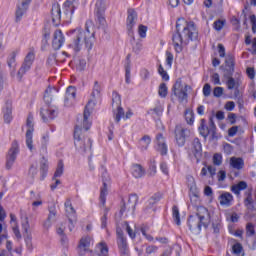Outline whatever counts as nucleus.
I'll return each mask as SVG.
<instances>
[{"mask_svg":"<svg viewBox=\"0 0 256 256\" xmlns=\"http://www.w3.org/2000/svg\"><path fill=\"white\" fill-rule=\"evenodd\" d=\"M199 32L195 22H187L184 18H179L176 22V33L172 35V43L176 53L183 51V45H189V41H197Z\"/></svg>","mask_w":256,"mask_h":256,"instance_id":"1","label":"nucleus"},{"mask_svg":"<svg viewBox=\"0 0 256 256\" xmlns=\"http://www.w3.org/2000/svg\"><path fill=\"white\" fill-rule=\"evenodd\" d=\"M71 35H73L72 42L68 45L70 49H73L74 53H79L83 47V41L85 43V47L88 51L93 49V44L95 43V32H91L89 30V25L86 23L85 30L83 29H75L72 30Z\"/></svg>","mask_w":256,"mask_h":256,"instance_id":"2","label":"nucleus"},{"mask_svg":"<svg viewBox=\"0 0 256 256\" xmlns=\"http://www.w3.org/2000/svg\"><path fill=\"white\" fill-rule=\"evenodd\" d=\"M211 223V214L209 210L204 206H198L196 209V213L194 215H190L188 218V227L192 233L198 235L201 233V229H207L209 224Z\"/></svg>","mask_w":256,"mask_h":256,"instance_id":"3","label":"nucleus"},{"mask_svg":"<svg viewBox=\"0 0 256 256\" xmlns=\"http://www.w3.org/2000/svg\"><path fill=\"white\" fill-rule=\"evenodd\" d=\"M198 131L204 139H207L210 135V141H219L220 136L217 133V126L215 125L213 117L209 118V126H207V120L201 119Z\"/></svg>","mask_w":256,"mask_h":256,"instance_id":"4","label":"nucleus"},{"mask_svg":"<svg viewBox=\"0 0 256 256\" xmlns=\"http://www.w3.org/2000/svg\"><path fill=\"white\" fill-rule=\"evenodd\" d=\"M82 129L76 126L74 129V145L79 153H87L93 147V141L89 137H81Z\"/></svg>","mask_w":256,"mask_h":256,"instance_id":"5","label":"nucleus"},{"mask_svg":"<svg viewBox=\"0 0 256 256\" xmlns=\"http://www.w3.org/2000/svg\"><path fill=\"white\" fill-rule=\"evenodd\" d=\"M138 203L139 196L136 193L130 194L127 201L122 199L120 204V217H123V215H126V217L135 215V209Z\"/></svg>","mask_w":256,"mask_h":256,"instance_id":"6","label":"nucleus"},{"mask_svg":"<svg viewBox=\"0 0 256 256\" xmlns=\"http://www.w3.org/2000/svg\"><path fill=\"white\" fill-rule=\"evenodd\" d=\"M188 89H191V86L187 84L183 86V81L181 78H178L172 86L171 101H173V97H175L178 99L179 103H187V99H189V94H187Z\"/></svg>","mask_w":256,"mask_h":256,"instance_id":"7","label":"nucleus"},{"mask_svg":"<svg viewBox=\"0 0 256 256\" xmlns=\"http://www.w3.org/2000/svg\"><path fill=\"white\" fill-rule=\"evenodd\" d=\"M220 71H222L224 79L233 77V73H235V56L233 54L226 55L224 65L220 66Z\"/></svg>","mask_w":256,"mask_h":256,"instance_id":"8","label":"nucleus"},{"mask_svg":"<svg viewBox=\"0 0 256 256\" xmlns=\"http://www.w3.org/2000/svg\"><path fill=\"white\" fill-rule=\"evenodd\" d=\"M174 135L178 147H185L187 139L191 137V130L182 127L181 125H176Z\"/></svg>","mask_w":256,"mask_h":256,"instance_id":"9","label":"nucleus"},{"mask_svg":"<svg viewBox=\"0 0 256 256\" xmlns=\"http://www.w3.org/2000/svg\"><path fill=\"white\" fill-rule=\"evenodd\" d=\"M117 235V246L119 249L120 256H130L129 252V244L127 243V238H125V234L123 230L118 227L116 228Z\"/></svg>","mask_w":256,"mask_h":256,"instance_id":"10","label":"nucleus"},{"mask_svg":"<svg viewBox=\"0 0 256 256\" xmlns=\"http://www.w3.org/2000/svg\"><path fill=\"white\" fill-rule=\"evenodd\" d=\"M100 171L103 183V187L100 190V203L102 205H105L107 201V187L109 185V182L111 181V177H109V173H107V169L105 168V166L102 165Z\"/></svg>","mask_w":256,"mask_h":256,"instance_id":"11","label":"nucleus"},{"mask_svg":"<svg viewBox=\"0 0 256 256\" xmlns=\"http://www.w3.org/2000/svg\"><path fill=\"white\" fill-rule=\"evenodd\" d=\"M19 142L14 140L11 144L10 149L6 155V169H11L17 160V156L19 155Z\"/></svg>","mask_w":256,"mask_h":256,"instance_id":"12","label":"nucleus"},{"mask_svg":"<svg viewBox=\"0 0 256 256\" xmlns=\"http://www.w3.org/2000/svg\"><path fill=\"white\" fill-rule=\"evenodd\" d=\"M112 107L116 108V112H114V119L116 123L121 121V117L125 116V110L121 107V95L114 91L112 93Z\"/></svg>","mask_w":256,"mask_h":256,"instance_id":"13","label":"nucleus"},{"mask_svg":"<svg viewBox=\"0 0 256 256\" xmlns=\"http://www.w3.org/2000/svg\"><path fill=\"white\" fill-rule=\"evenodd\" d=\"M95 17L97 23H99V27L105 29L107 27V20L105 19V2L103 0L96 2Z\"/></svg>","mask_w":256,"mask_h":256,"instance_id":"14","label":"nucleus"},{"mask_svg":"<svg viewBox=\"0 0 256 256\" xmlns=\"http://www.w3.org/2000/svg\"><path fill=\"white\" fill-rule=\"evenodd\" d=\"M26 146L30 151H33V132L35 131V125L33 124V114L29 113L26 121Z\"/></svg>","mask_w":256,"mask_h":256,"instance_id":"15","label":"nucleus"},{"mask_svg":"<svg viewBox=\"0 0 256 256\" xmlns=\"http://www.w3.org/2000/svg\"><path fill=\"white\" fill-rule=\"evenodd\" d=\"M128 16L126 20V27L128 31L129 37H132L133 41H135V33L133 32V27H135L137 12L133 8L128 9Z\"/></svg>","mask_w":256,"mask_h":256,"instance_id":"16","label":"nucleus"},{"mask_svg":"<svg viewBox=\"0 0 256 256\" xmlns=\"http://www.w3.org/2000/svg\"><path fill=\"white\" fill-rule=\"evenodd\" d=\"M20 216L21 219H24L22 222V229L23 231L26 233V235L24 236V241L27 245V247H32V239L33 237L31 236V234H29V217H27V213H25V211L20 210Z\"/></svg>","mask_w":256,"mask_h":256,"instance_id":"17","label":"nucleus"},{"mask_svg":"<svg viewBox=\"0 0 256 256\" xmlns=\"http://www.w3.org/2000/svg\"><path fill=\"white\" fill-rule=\"evenodd\" d=\"M241 73L237 72L235 74V78L232 77H228L226 78V86L227 89H229V91H233V89L235 90L234 95L235 97H237V95H239V87H241Z\"/></svg>","mask_w":256,"mask_h":256,"instance_id":"18","label":"nucleus"},{"mask_svg":"<svg viewBox=\"0 0 256 256\" xmlns=\"http://www.w3.org/2000/svg\"><path fill=\"white\" fill-rule=\"evenodd\" d=\"M191 151L197 161H201V157H203V145L201 144V140L199 138H194L191 143Z\"/></svg>","mask_w":256,"mask_h":256,"instance_id":"19","label":"nucleus"},{"mask_svg":"<svg viewBox=\"0 0 256 256\" xmlns=\"http://www.w3.org/2000/svg\"><path fill=\"white\" fill-rule=\"evenodd\" d=\"M95 107V103L93 101H88L87 105L84 109L83 114V128L85 131H89L91 129V122H89V117H91V110Z\"/></svg>","mask_w":256,"mask_h":256,"instance_id":"20","label":"nucleus"},{"mask_svg":"<svg viewBox=\"0 0 256 256\" xmlns=\"http://www.w3.org/2000/svg\"><path fill=\"white\" fill-rule=\"evenodd\" d=\"M32 0H23L20 5L17 6L15 13V21L19 23L21 19H23V15L27 13V9H29V5H31Z\"/></svg>","mask_w":256,"mask_h":256,"instance_id":"21","label":"nucleus"},{"mask_svg":"<svg viewBox=\"0 0 256 256\" xmlns=\"http://www.w3.org/2000/svg\"><path fill=\"white\" fill-rule=\"evenodd\" d=\"M161 193H155L150 199L146 202V206L144 208V212L153 213L155 211V204L161 201Z\"/></svg>","mask_w":256,"mask_h":256,"instance_id":"22","label":"nucleus"},{"mask_svg":"<svg viewBox=\"0 0 256 256\" xmlns=\"http://www.w3.org/2000/svg\"><path fill=\"white\" fill-rule=\"evenodd\" d=\"M156 151L160 153V155L165 156L167 155L169 149L167 147V143H165V137H163V134L159 133L156 136Z\"/></svg>","mask_w":256,"mask_h":256,"instance_id":"23","label":"nucleus"},{"mask_svg":"<svg viewBox=\"0 0 256 256\" xmlns=\"http://www.w3.org/2000/svg\"><path fill=\"white\" fill-rule=\"evenodd\" d=\"M40 116L44 123H48V121H53L57 117V111L52 108H41Z\"/></svg>","mask_w":256,"mask_h":256,"instance_id":"24","label":"nucleus"},{"mask_svg":"<svg viewBox=\"0 0 256 256\" xmlns=\"http://www.w3.org/2000/svg\"><path fill=\"white\" fill-rule=\"evenodd\" d=\"M245 196L244 206L246 207L248 213H253V211H256V202L253 200V194L249 190L245 192Z\"/></svg>","mask_w":256,"mask_h":256,"instance_id":"25","label":"nucleus"},{"mask_svg":"<svg viewBox=\"0 0 256 256\" xmlns=\"http://www.w3.org/2000/svg\"><path fill=\"white\" fill-rule=\"evenodd\" d=\"M51 15L54 27H59L61 23V6L59 4L52 5Z\"/></svg>","mask_w":256,"mask_h":256,"instance_id":"26","label":"nucleus"},{"mask_svg":"<svg viewBox=\"0 0 256 256\" xmlns=\"http://www.w3.org/2000/svg\"><path fill=\"white\" fill-rule=\"evenodd\" d=\"M63 43H65V36H63V32L61 30H56L52 41L54 49H61V47H63Z\"/></svg>","mask_w":256,"mask_h":256,"instance_id":"27","label":"nucleus"},{"mask_svg":"<svg viewBox=\"0 0 256 256\" xmlns=\"http://www.w3.org/2000/svg\"><path fill=\"white\" fill-rule=\"evenodd\" d=\"M218 201L222 207H231V203H233V194L230 192H222L218 197Z\"/></svg>","mask_w":256,"mask_h":256,"instance_id":"28","label":"nucleus"},{"mask_svg":"<svg viewBox=\"0 0 256 256\" xmlns=\"http://www.w3.org/2000/svg\"><path fill=\"white\" fill-rule=\"evenodd\" d=\"M64 205H65L68 221L69 223H73V219H75L76 211H75V208H73V204H71V199H67Z\"/></svg>","mask_w":256,"mask_h":256,"instance_id":"29","label":"nucleus"},{"mask_svg":"<svg viewBox=\"0 0 256 256\" xmlns=\"http://www.w3.org/2000/svg\"><path fill=\"white\" fill-rule=\"evenodd\" d=\"M40 171H41V179H45L47 177V172L49 171V160L45 156H42L40 159Z\"/></svg>","mask_w":256,"mask_h":256,"instance_id":"30","label":"nucleus"},{"mask_svg":"<svg viewBox=\"0 0 256 256\" xmlns=\"http://www.w3.org/2000/svg\"><path fill=\"white\" fill-rule=\"evenodd\" d=\"M125 82L129 85L131 83V54L126 56L125 63Z\"/></svg>","mask_w":256,"mask_h":256,"instance_id":"31","label":"nucleus"},{"mask_svg":"<svg viewBox=\"0 0 256 256\" xmlns=\"http://www.w3.org/2000/svg\"><path fill=\"white\" fill-rule=\"evenodd\" d=\"M91 245V241L89 238L85 237L80 240V243L78 245V251L80 255H85V251L89 249V246Z\"/></svg>","mask_w":256,"mask_h":256,"instance_id":"32","label":"nucleus"},{"mask_svg":"<svg viewBox=\"0 0 256 256\" xmlns=\"http://www.w3.org/2000/svg\"><path fill=\"white\" fill-rule=\"evenodd\" d=\"M245 189H247V182L245 181H240L231 186V191L234 195H241V191H245Z\"/></svg>","mask_w":256,"mask_h":256,"instance_id":"33","label":"nucleus"},{"mask_svg":"<svg viewBox=\"0 0 256 256\" xmlns=\"http://www.w3.org/2000/svg\"><path fill=\"white\" fill-rule=\"evenodd\" d=\"M132 175L136 179H141V177L145 175V169H143V166H141L140 164H134L132 166Z\"/></svg>","mask_w":256,"mask_h":256,"instance_id":"34","label":"nucleus"},{"mask_svg":"<svg viewBox=\"0 0 256 256\" xmlns=\"http://www.w3.org/2000/svg\"><path fill=\"white\" fill-rule=\"evenodd\" d=\"M230 165L233 169L240 170L245 167V162L243 161V158L232 157L230 158Z\"/></svg>","mask_w":256,"mask_h":256,"instance_id":"35","label":"nucleus"},{"mask_svg":"<svg viewBox=\"0 0 256 256\" xmlns=\"http://www.w3.org/2000/svg\"><path fill=\"white\" fill-rule=\"evenodd\" d=\"M75 4H73V1L67 0L64 3V13L65 15H70V17H73V14L75 13Z\"/></svg>","mask_w":256,"mask_h":256,"instance_id":"36","label":"nucleus"},{"mask_svg":"<svg viewBox=\"0 0 256 256\" xmlns=\"http://www.w3.org/2000/svg\"><path fill=\"white\" fill-rule=\"evenodd\" d=\"M76 96H77V89L74 86H69L66 89V94L64 98L65 103H67V101H71V99H75Z\"/></svg>","mask_w":256,"mask_h":256,"instance_id":"37","label":"nucleus"},{"mask_svg":"<svg viewBox=\"0 0 256 256\" xmlns=\"http://www.w3.org/2000/svg\"><path fill=\"white\" fill-rule=\"evenodd\" d=\"M17 53H19V50L13 51L7 58V65L10 69H15L17 62Z\"/></svg>","mask_w":256,"mask_h":256,"instance_id":"38","label":"nucleus"},{"mask_svg":"<svg viewBox=\"0 0 256 256\" xmlns=\"http://www.w3.org/2000/svg\"><path fill=\"white\" fill-rule=\"evenodd\" d=\"M12 113H13V111L11 110V103L6 102V107L4 109V121H5V123H11V120L13 119V117L11 116Z\"/></svg>","mask_w":256,"mask_h":256,"instance_id":"39","label":"nucleus"},{"mask_svg":"<svg viewBox=\"0 0 256 256\" xmlns=\"http://www.w3.org/2000/svg\"><path fill=\"white\" fill-rule=\"evenodd\" d=\"M33 66V64H29L28 62H23L17 75L20 79L23 78V75H25V73H27L28 71H31V67Z\"/></svg>","mask_w":256,"mask_h":256,"instance_id":"40","label":"nucleus"},{"mask_svg":"<svg viewBox=\"0 0 256 256\" xmlns=\"http://www.w3.org/2000/svg\"><path fill=\"white\" fill-rule=\"evenodd\" d=\"M184 117L188 125H193V123H195V113L192 110L186 109Z\"/></svg>","mask_w":256,"mask_h":256,"instance_id":"41","label":"nucleus"},{"mask_svg":"<svg viewBox=\"0 0 256 256\" xmlns=\"http://www.w3.org/2000/svg\"><path fill=\"white\" fill-rule=\"evenodd\" d=\"M140 145H141L142 151H147V149L149 148V145H151V137L149 135H144L140 139Z\"/></svg>","mask_w":256,"mask_h":256,"instance_id":"42","label":"nucleus"},{"mask_svg":"<svg viewBox=\"0 0 256 256\" xmlns=\"http://www.w3.org/2000/svg\"><path fill=\"white\" fill-rule=\"evenodd\" d=\"M64 169H65V164H63V160H59L53 179H56L57 177H61V175H63Z\"/></svg>","mask_w":256,"mask_h":256,"instance_id":"43","label":"nucleus"},{"mask_svg":"<svg viewBox=\"0 0 256 256\" xmlns=\"http://www.w3.org/2000/svg\"><path fill=\"white\" fill-rule=\"evenodd\" d=\"M172 215L176 225H181V215L179 214V207H172Z\"/></svg>","mask_w":256,"mask_h":256,"instance_id":"44","label":"nucleus"},{"mask_svg":"<svg viewBox=\"0 0 256 256\" xmlns=\"http://www.w3.org/2000/svg\"><path fill=\"white\" fill-rule=\"evenodd\" d=\"M169 92V89L167 88V84L161 83L158 89L159 97L162 99H165L167 97V93Z\"/></svg>","mask_w":256,"mask_h":256,"instance_id":"45","label":"nucleus"},{"mask_svg":"<svg viewBox=\"0 0 256 256\" xmlns=\"http://www.w3.org/2000/svg\"><path fill=\"white\" fill-rule=\"evenodd\" d=\"M48 211H49V215H48L47 219L55 221V219L57 217V207L55 206V204H52L51 206H49Z\"/></svg>","mask_w":256,"mask_h":256,"instance_id":"46","label":"nucleus"},{"mask_svg":"<svg viewBox=\"0 0 256 256\" xmlns=\"http://www.w3.org/2000/svg\"><path fill=\"white\" fill-rule=\"evenodd\" d=\"M148 115H156V117H161L163 115V106L158 105L153 109L148 111Z\"/></svg>","mask_w":256,"mask_h":256,"instance_id":"47","label":"nucleus"},{"mask_svg":"<svg viewBox=\"0 0 256 256\" xmlns=\"http://www.w3.org/2000/svg\"><path fill=\"white\" fill-rule=\"evenodd\" d=\"M34 61H35V51L34 50H30L27 53V55H26V57L24 59V62L25 63H29L30 65H33Z\"/></svg>","mask_w":256,"mask_h":256,"instance_id":"48","label":"nucleus"},{"mask_svg":"<svg viewBox=\"0 0 256 256\" xmlns=\"http://www.w3.org/2000/svg\"><path fill=\"white\" fill-rule=\"evenodd\" d=\"M87 67V61L85 59H78L76 60V69L78 71H85V68Z\"/></svg>","mask_w":256,"mask_h":256,"instance_id":"49","label":"nucleus"},{"mask_svg":"<svg viewBox=\"0 0 256 256\" xmlns=\"http://www.w3.org/2000/svg\"><path fill=\"white\" fill-rule=\"evenodd\" d=\"M232 253L234 255H241V253H243V245L239 242L235 243L232 246Z\"/></svg>","mask_w":256,"mask_h":256,"instance_id":"50","label":"nucleus"},{"mask_svg":"<svg viewBox=\"0 0 256 256\" xmlns=\"http://www.w3.org/2000/svg\"><path fill=\"white\" fill-rule=\"evenodd\" d=\"M158 73L162 77L163 81H169V74L167 71H165V68H163V65H159L158 67Z\"/></svg>","mask_w":256,"mask_h":256,"instance_id":"51","label":"nucleus"},{"mask_svg":"<svg viewBox=\"0 0 256 256\" xmlns=\"http://www.w3.org/2000/svg\"><path fill=\"white\" fill-rule=\"evenodd\" d=\"M246 235L247 237H253L255 235V226L251 222L246 225Z\"/></svg>","mask_w":256,"mask_h":256,"instance_id":"52","label":"nucleus"},{"mask_svg":"<svg viewBox=\"0 0 256 256\" xmlns=\"http://www.w3.org/2000/svg\"><path fill=\"white\" fill-rule=\"evenodd\" d=\"M98 256H109V248L105 242L100 243V253Z\"/></svg>","mask_w":256,"mask_h":256,"instance_id":"53","label":"nucleus"},{"mask_svg":"<svg viewBox=\"0 0 256 256\" xmlns=\"http://www.w3.org/2000/svg\"><path fill=\"white\" fill-rule=\"evenodd\" d=\"M138 35L141 39H145V37H147V26L140 24L138 27Z\"/></svg>","mask_w":256,"mask_h":256,"instance_id":"54","label":"nucleus"},{"mask_svg":"<svg viewBox=\"0 0 256 256\" xmlns=\"http://www.w3.org/2000/svg\"><path fill=\"white\" fill-rule=\"evenodd\" d=\"M101 95V86L99 85L98 81L94 82V88L92 91V97H99Z\"/></svg>","mask_w":256,"mask_h":256,"instance_id":"55","label":"nucleus"},{"mask_svg":"<svg viewBox=\"0 0 256 256\" xmlns=\"http://www.w3.org/2000/svg\"><path fill=\"white\" fill-rule=\"evenodd\" d=\"M225 23H226L225 20H221V19L216 20L213 24L215 31H221V29H223V27H225Z\"/></svg>","mask_w":256,"mask_h":256,"instance_id":"56","label":"nucleus"},{"mask_svg":"<svg viewBox=\"0 0 256 256\" xmlns=\"http://www.w3.org/2000/svg\"><path fill=\"white\" fill-rule=\"evenodd\" d=\"M157 251H159V247H157L155 245H149L146 247L145 253H146V255H153V254L157 253Z\"/></svg>","mask_w":256,"mask_h":256,"instance_id":"57","label":"nucleus"},{"mask_svg":"<svg viewBox=\"0 0 256 256\" xmlns=\"http://www.w3.org/2000/svg\"><path fill=\"white\" fill-rule=\"evenodd\" d=\"M213 163L214 165H217L219 167V165H221L223 163V156L219 153H216L213 155Z\"/></svg>","mask_w":256,"mask_h":256,"instance_id":"58","label":"nucleus"},{"mask_svg":"<svg viewBox=\"0 0 256 256\" xmlns=\"http://www.w3.org/2000/svg\"><path fill=\"white\" fill-rule=\"evenodd\" d=\"M221 221L217 219L216 221L212 222V228L214 233H219L221 231Z\"/></svg>","mask_w":256,"mask_h":256,"instance_id":"59","label":"nucleus"},{"mask_svg":"<svg viewBox=\"0 0 256 256\" xmlns=\"http://www.w3.org/2000/svg\"><path fill=\"white\" fill-rule=\"evenodd\" d=\"M166 65L172 67L173 65V53L166 51Z\"/></svg>","mask_w":256,"mask_h":256,"instance_id":"60","label":"nucleus"},{"mask_svg":"<svg viewBox=\"0 0 256 256\" xmlns=\"http://www.w3.org/2000/svg\"><path fill=\"white\" fill-rule=\"evenodd\" d=\"M203 95L204 97H209V95H211V84L206 83L203 86Z\"/></svg>","mask_w":256,"mask_h":256,"instance_id":"61","label":"nucleus"},{"mask_svg":"<svg viewBox=\"0 0 256 256\" xmlns=\"http://www.w3.org/2000/svg\"><path fill=\"white\" fill-rule=\"evenodd\" d=\"M211 81L214 85H221V78L219 77V73H214L211 77Z\"/></svg>","mask_w":256,"mask_h":256,"instance_id":"62","label":"nucleus"},{"mask_svg":"<svg viewBox=\"0 0 256 256\" xmlns=\"http://www.w3.org/2000/svg\"><path fill=\"white\" fill-rule=\"evenodd\" d=\"M223 87H215L214 90H213V95L214 97H221V95H223Z\"/></svg>","mask_w":256,"mask_h":256,"instance_id":"63","label":"nucleus"},{"mask_svg":"<svg viewBox=\"0 0 256 256\" xmlns=\"http://www.w3.org/2000/svg\"><path fill=\"white\" fill-rule=\"evenodd\" d=\"M250 22L252 25V33H256V16H255V14H252L250 16Z\"/></svg>","mask_w":256,"mask_h":256,"instance_id":"64","label":"nucleus"}]
</instances>
